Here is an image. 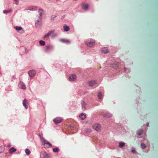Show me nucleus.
Wrapping results in <instances>:
<instances>
[{
  "label": "nucleus",
  "mask_w": 158,
  "mask_h": 158,
  "mask_svg": "<svg viewBox=\"0 0 158 158\" xmlns=\"http://www.w3.org/2000/svg\"><path fill=\"white\" fill-rule=\"evenodd\" d=\"M15 1V3L16 4V5H18L19 3H18V1L19 0H14Z\"/></svg>",
  "instance_id": "7c9ffc66"
},
{
  "label": "nucleus",
  "mask_w": 158,
  "mask_h": 158,
  "mask_svg": "<svg viewBox=\"0 0 158 158\" xmlns=\"http://www.w3.org/2000/svg\"><path fill=\"white\" fill-rule=\"evenodd\" d=\"M16 149L14 147L11 148L9 150V152L10 153L16 151Z\"/></svg>",
  "instance_id": "2eb2a0df"
},
{
  "label": "nucleus",
  "mask_w": 158,
  "mask_h": 158,
  "mask_svg": "<svg viewBox=\"0 0 158 158\" xmlns=\"http://www.w3.org/2000/svg\"><path fill=\"white\" fill-rule=\"evenodd\" d=\"M79 117L82 120L84 119L86 117V114L85 113H82L79 116Z\"/></svg>",
  "instance_id": "ddd939ff"
},
{
  "label": "nucleus",
  "mask_w": 158,
  "mask_h": 158,
  "mask_svg": "<svg viewBox=\"0 0 158 158\" xmlns=\"http://www.w3.org/2000/svg\"><path fill=\"white\" fill-rule=\"evenodd\" d=\"M52 46L51 45H49L46 47V49L48 50L49 49H51L52 48Z\"/></svg>",
  "instance_id": "a878e982"
},
{
  "label": "nucleus",
  "mask_w": 158,
  "mask_h": 158,
  "mask_svg": "<svg viewBox=\"0 0 158 158\" xmlns=\"http://www.w3.org/2000/svg\"><path fill=\"white\" fill-rule=\"evenodd\" d=\"M2 148L1 147H0V149L1 148Z\"/></svg>",
  "instance_id": "e433bc0d"
},
{
  "label": "nucleus",
  "mask_w": 158,
  "mask_h": 158,
  "mask_svg": "<svg viewBox=\"0 0 158 158\" xmlns=\"http://www.w3.org/2000/svg\"><path fill=\"white\" fill-rule=\"evenodd\" d=\"M23 106L25 107L26 109H27V100L26 99H25L23 101Z\"/></svg>",
  "instance_id": "f8f14e48"
},
{
  "label": "nucleus",
  "mask_w": 158,
  "mask_h": 158,
  "mask_svg": "<svg viewBox=\"0 0 158 158\" xmlns=\"http://www.w3.org/2000/svg\"><path fill=\"white\" fill-rule=\"evenodd\" d=\"M98 97L99 99H102V94L101 92H99L98 94Z\"/></svg>",
  "instance_id": "4be33fe9"
},
{
  "label": "nucleus",
  "mask_w": 158,
  "mask_h": 158,
  "mask_svg": "<svg viewBox=\"0 0 158 158\" xmlns=\"http://www.w3.org/2000/svg\"><path fill=\"white\" fill-rule=\"evenodd\" d=\"M62 119L60 117H57L53 120V122L55 124L59 123H61Z\"/></svg>",
  "instance_id": "39448f33"
},
{
  "label": "nucleus",
  "mask_w": 158,
  "mask_h": 158,
  "mask_svg": "<svg viewBox=\"0 0 158 158\" xmlns=\"http://www.w3.org/2000/svg\"><path fill=\"white\" fill-rule=\"evenodd\" d=\"M53 150L54 152H56L59 151V149L58 148H55L53 149Z\"/></svg>",
  "instance_id": "bb28decb"
},
{
  "label": "nucleus",
  "mask_w": 158,
  "mask_h": 158,
  "mask_svg": "<svg viewBox=\"0 0 158 158\" xmlns=\"http://www.w3.org/2000/svg\"><path fill=\"white\" fill-rule=\"evenodd\" d=\"M91 130H90V129H88V130L87 132H88V133H89V132H91Z\"/></svg>",
  "instance_id": "72a5a7b5"
},
{
  "label": "nucleus",
  "mask_w": 158,
  "mask_h": 158,
  "mask_svg": "<svg viewBox=\"0 0 158 158\" xmlns=\"http://www.w3.org/2000/svg\"><path fill=\"white\" fill-rule=\"evenodd\" d=\"M14 28L17 31H19L21 30L22 28L20 27L16 26L14 27Z\"/></svg>",
  "instance_id": "393cba45"
},
{
  "label": "nucleus",
  "mask_w": 158,
  "mask_h": 158,
  "mask_svg": "<svg viewBox=\"0 0 158 158\" xmlns=\"http://www.w3.org/2000/svg\"><path fill=\"white\" fill-rule=\"evenodd\" d=\"M93 128L97 131H99L101 129V126L98 124H95L93 126Z\"/></svg>",
  "instance_id": "20e7f679"
},
{
  "label": "nucleus",
  "mask_w": 158,
  "mask_h": 158,
  "mask_svg": "<svg viewBox=\"0 0 158 158\" xmlns=\"http://www.w3.org/2000/svg\"><path fill=\"white\" fill-rule=\"evenodd\" d=\"M40 23V24H41V22H40V21H38V22H37L35 23V25L37 27L38 26V23Z\"/></svg>",
  "instance_id": "2f4dec72"
},
{
  "label": "nucleus",
  "mask_w": 158,
  "mask_h": 158,
  "mask_svg": "<svg viewBox=\"0 0 158 158\" xmlns=\"http://www.w3.org/2000/svg\"><path fill=\"white\" fill-rule=\"evenodd\" d=\"M141 147L143 148H144L146 147L145 144H144V143H142L141 144Z\"/></svg>",
  "instance_id": "c85d7f7f"
},
{
  "label": "nucleus",
  "mask_w": 158,
  "mask_h": 158,
  "mask_svg": "<svg viewBox=\"0 0 158 158\" xmlns=\"http://www.w3.org/2000/svg\"><path fill=\"white\" fill-rule=\"evenodd\" d=\"M51 31L49 32L47 34L45 35L44 36V37L46 38V37H47L51 34Z\"/></svg>",
  "instance_id": "cd10ccee"
},
{
  "label": "nucleus",
  "mask_w": 158,
  "mask_h": 158,
  "mask_svg": "<svg viewBox=\"0 0 158 158\" xmlns=\"http://www.w3.org/2000/svg\"><path fill=\"white\" fill-rule=\"evenodd\" d=\"M102 52L104 53H107L108 52L109 50L107 48H104L102 49Z\"/></svg>",
  "instance_id": "9d476101"
},
{
  "label": "nucleus",
  "mask_w": 158,
  "mask_h": 158,
  "mask_svg": "<svg viewBox=\"0 0 158 158\" xmlns=\"http://www.w3.org/2000/svg\"><path fill=\"white\" fill-rule=\"evenodd\" d=\"M96 84V81H91L89 83V85L91 86H94Z\"/></svg>",
  "instance_id": "1a4fd4ad"
},
{
  "label": "nucleus",
  "mask_w": 158,
  "mask_h": 158,
  "mask_svg": "<svg viewBox=\"0 0 158 158\" xmlns=\"http://www.w3.org/2000/svg\"><path fill=\"white\" fill-rule=\"evenodd\" d=\"M28 74L30 77H33L35 75L36 71L34 70H31L29 71Z\"/></svg>",
  "instance_id": "423d86ee"
},
{
  "label": "nucleus",
  "mask_w": 158,
  "mask_h": 158,
  "mask_svg": "<svg viewBox=\"0 0 158 158\" xmlns=\"http://www.w3.org/2000/svg\"><path fill=\"white\" fill-rule=\"evenodd\" d=\"M85 43L87 46L91 47L95 45V41L93 39L89 40L86 42Z\"/></svg>",
  "instance_id": "f03ea898"
},
{
  "label": "nucleus",
  "mask_w": 158,
  "mask_h": 158,
  "mask_svg": "<svg viewBox=\"0 0 158 158\" xmlns=\"http://www.w3.org/2000/svg\"><path fill=\"white\" fill-rule=\"evenodd\" d=\"M132 152H133V153H135V149H133L132 150Z\"/></svg>",
  "instance_id": "473e14b6"
},
{
  "label": "nucleus",
  "mask_w": 158,
  "mask_h": 158,
  "mask_svg": "<svg viewBox=\"0 0 158 158\" xmlns=\"http://www.w3.org/2000/svg\"><path fill=\"white\" fill-rule=\"evenodd\" d=\"M25 151V152H26V154L28 155H29V154L31 153L30 151L28 149H27V148L26 149Z\"/></svg>",
  "instance_id": "aec40b11"
},
{
  "label": "nucleus",
  "mask_w": 158,
  "mask_h": 158,
  "mask_svg": "<svg viewBox=\"0 0 158 158\" xmlns=\"http://www.w3.org/2000/svg\"><path fill=\"white\" fill-rule=\"evenodd\" d=\"M111 115V114H108V117H110Z\"/></svg>",
  "instance_id": "f704fd0d"
},
{
  "label": "nucleus",
  "mask_w": 158,
  "mask_h": 158,
  "mask_svg": "<svg viewBox=\"0 0 158 158\" xmlns=\"http://www.w3.org/2000/svg\"><path fill=\"white\" fill-rule=\"evenodd\" d=\"M40 16H41V14L40 15Z\"/></svg>",
  "instance_id": "c9c22d12"
},
{
  "label": "nucleus",
  "mask_w": 158,
  "mask_h": 158,
  "mask_svg": "<svg viewBox=\"0 0 158 158\" xmlns=\"http://www.w3.org/2000/svg\"><path fill=\"white\" fill-rule=\"evenodd\" d=\"M143 132V131L142 130H140L138 131L137 132V134L138 135H141Z\"/></svg>",
  "instance_id": "6ab92c4d"
},
{
  "label": "nucleus",
  "mask_w": 158,
  "mask_h": 158,
  "mask_svg": "<svg viewBox=\"0 0 158 158\" xmlns=\"http://www.w3.org/2000/svg\"><path fill=\"white\" fill-rule=\"evenodd\" d=\"M118 63L116 62L114 64H112V67L114 69H116L118 67Z\"/></svg>",
  "instance_id": "4468645a"
},
{
  "label": "nucleus",
  "mask_w": 158,
  "mask_h": 158,
  "mask_svg": "<svg viewBox=\"0 0 158 158\" xmlns=\"http://www.w3.org/2000/svg\"><path fill=\"white\" fill-rule=\"evenodd\" d=\"M81 104H82V109L83 110H85V103L84 102H82Z\"/></svg>",
  "instance_id": "5701e85b"
},
{
  "label": "nucleus",
  "mask_w": 158,
  "mask_h": 158,
  "mask_svg": "<svg viewBox=\"0 0 158 158\" xmlns=\"http://www.w3.org/2000/svg\"><path fill=\"white\" fill-rule=\"evenodd\" d=\"M10 10H3V12L4 13L6 14L9 13Z\"/></svg>",
  "instance_id": "c756f323"
},
{
  "label": "nucleus",
  "mask_w": 158,
  "mask_h": 158,
  "mask_svg": "<svg viewBox=\"0 0 158 158\" xmlns=\"http://www.w3.org/2000/svg\"><path fill=\"white\" fill-rule=\"evenodd\" d=\"M41 158H48L50 157L49 154H47L45 152H41L40 154Z\"/></svg>",
  "instance_id": "7ed1b4c3"
},
{
  "label": "nucleus",
  "mask_w": 158,
  "mask_h": 158,
  "mask_svg": "<svg viewBox=\"0 0 158 158\" xmlns=\"http://www.w3.org/2000/svg\"><path fill=\"white\" fill-rule=\"evenodd\" d=\"M125 143H122V142L119 143V147L122 148V147H123L125 146Z\"/></svg>",
  "instance_id": "412c9836"
},
{
  "label": "nucleus",
  "mask_w": 158,
  "mask_h": 158,
  "mask_svg": "<svg viewBox=\"0 0 158 158\" xmlns=\"http://www.w3.org/2000/svg\"><path fill=\"white\" fill-rule=\"evenodd\" d=\"M76 79V76L75 74L71 75L69 77V80L71 81H75Z\"/></svg>",
  "instance_id": "6e6552de"
},
{
  "label": "nucleus",
  "mask_w": 158,
  "mask_h": 158,
  "mask_svg": "<svg viewBox=\"0 0 158 158\" xmlns=\"http://www.w3.org/2000/svg\"><path fill=\"white\" fill-rule=\"evenodd\" d=\"M40 44L41 45L44 46L45 44V41L42 40H40L39 42Z\"/></svg>",
  "instance_id": "b1692460"
},
{
  "label": "nucleus",
  "mask_w": 158,
  "mask_h": 158,
  "mask_svg": "<svg viewBox=\"0 0 158 158\" xmlns=\"http://www.w3.org/2000/svg\"><path fill=\"white\" fill-rule=\"evenodd\" d=\"M37 9V7L35 6H31L30 7L28 10H36Z\"/></svg>",
  "instance_id": "f3484780"
},
{
  "label": "nucleus",
  "mask_w": 158,
  "mask_h": 158,
  "mask_svg": "<svg viewBox=\"0 0 158 158\" xmlns=\"http://www.w3.org/2000/svg\"><path fill=\"white\" fill-rule=\"evenodd\" d=\"M89 6V5L87 4H84L82 5V7L83 9H87Z\"/></svg>",
  "instance_id": "a211bd4d"
},
{
  "label": "nucleus",
  "mask_w": 158,
  "mask_h": 158,
  "mask_svg": "<svg viewBox=\"0 0 158 158\" xmlns=\"http://www.w3.org/2000/svg\"><path fill=\"white\" fill-rule=\"evenodd\" d=\"M39 136L41 141L42 144L44 145V148H48L51 147V144L47 140H46L41 135H39Z\"/></svg>",
  "instance_id": "f257e3e1"
},
{
  "label": "nucleus",
  "mask_w": 158,
  "mask_h": 158,
  "mask_svg": "<svg viewBox=\"0 0 158 158\" xmlns=\"http://www.w3.org/2000/svg\"><path fill=\"white\" fill-rule=\"evenodd\" d=\"M19 88L23 89H25L26 88L24 84L22 82H20L18 85Z\"/></svg>",
  "instance_id": "0eeeda50"
},
{
  "label": "nucleus",
  "mask_w": 158,
  "mask_h": 158,
  "mask_svg": "<svg viewBox=\"0 0 158 158\" xmlns=\"http://www.w3.org/2000/svg\"><path fill=\"white\" fill-rule=\"evenodd\" d=\"M60 41L64 43H67V44H69L70 43V41L67 39H62L60 40Z\"/></svg>",
  "instance_id": "9b49d317"
},
{
  "label": "nucleus",
  "mask_w": 158,
  "mask_h": 158,
  "mask_svg": "<svg viewBox=\"0 0 158 158\" xmlns=\"http://www.w3.org/2000/svg\"><path fill=\"white\" fill-rule=\"evenodd\" d=\"M63 27L64 30L65 31H68L69 30V27L66 25H64Z\"/></svg>",
  "instance_id": "dca6fc26"
}]
</instances>
